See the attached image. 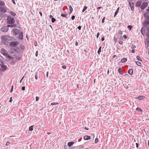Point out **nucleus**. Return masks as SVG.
I'll use <instances>...</instances> for the list:
<instances>
[{
    "instance_id": "1",
    "label": "nucleus",
    "mask_w": 149,
    "mask_h": 149,
    "mask_svg": "<svg viewBox=\"0 0 149 149\" xmlns=\"http://www.w3.org/2000/svg\"><path fill=\"white\" fill-rule=\"evenodd\" d=\"M2 42L5 45L7 44L8 41L10 40V37L8 36H4L1 37Z\"/></svg>"
},
{
    "instance_id": "2",
    "label": "nucleus",
    "mask_w": 149,
    "mask_h": 149,
    "mask_svg": "<svg viewBox=\"0 0 149 149\" xmlns=\"http://www.w3.org/2000/svg\"><path fill=\"white\" fill-rule=\"evenodd\" d=\"M4 5V2L2 1H0V11L6 13V10L5 7L3 6Z\"/></svg>"
},
{
    "instance_id": "3",
    "label": "nucleus",
    "mask_w": 149,
    "mask_h": 149,
    "mask_svg": "<svg viewBox=\"0 0 149 149\" xmlns=\"http://www.w3.org/2000/svg\"><path fill=\"white\" fill-rule=\"evenodd\" d=\"M14 25H8V26H3L1 27V30L3 32H6L9 29L8 27H13Z\"/></svg>"
},
{
    "instance_id": "4",
    "label": "nucleus",
    "mask_w": 149,
    "mask_h": 149,
    "mask_svg": "<svg viewBox=\"0 0 149 149\" xmlns=\"http://www.w3.org/2000/svg\"><path fill=\"white\" fill-rule=\"evenodd\" d=\"M19 44V43L17 41L11 42L9 44L10 46L12 48H15Z\"/></svg>"
},
{
    "instance_id": "5",
    "label": "nucleus",
    "mask_w": 149,
    "mask_h": 149,
    "mask_svg": "<svg viewBox=\"0 0 149 149\" xmlns=\"http://www.w3.org/2000/svg\"><path fill=\"white\" fill-rule=\"evenodd\" d=\"M0 52L4 56H7L9 57H10V56H8V55L7 53V51L4 49H2L1 50Z\"/></svg>"
},
{
    "instance_id": "6",
    "label": "nucleus",
    "mask_w": 149,
    "mask_h": 149,
    "mask_svg": "<svg viewBox=\"0 0 149 149\" xmlns=\"http://www.w3.org/2000/svg\"><path fill=\"white\" fill-rule=\"evenodd\" d=\"M15 22L14 19L13 18H10L9 19H8L7 22L8 23L10 24H14Z\"/></svg>"
},
{
    "instance_id": "7",
    "label": "nucleus",
    "mask_w": 149,
    "mask_h": 149,
    "mask_svg": "<svg viewBox=\"0 0 149 149\" xmlns=\"http://www.w3.org/2000/svg\"><path fill=\"white\" fill-rule=\"evenodd\" d=\"M148 5V4L147 2H145L143 3L142 5L141 6L140 8L141 9H144L146 8Z\"/></svg>"
},
{
    "instance_id": "8",
    "label": "nucleus",
    "mask_w": 149,
    "mask_h": 149,
    "mask_svg": "<svg viewBox=\"0 0 149 149\" xmlns=\"http://www.w3.org/2000/svg\"><path fill=\"white\" fill-rule=\"evenodd\" d=\"M13 33L15 35H17L20 32V30L17 29H14L13 30Z\"/></svg>"
},
{
    "instance_id": "9",
    "label": "nucleus",
    "mask_w": 149,
    "mask_h": 149,
    "mask_svg": "<svg viewBox=\"0 0 149 149\" xmlns=\"http://www.w3.org/2000/svg\"><path fill=\"white\" fill-rule=\"evenodd\" d=\"M149 25V20H146L145 21L144 24V26L146 27H147V26Z\"/></svg>"
},
{
    "instance_id": "10",
    "label": "nucleus",
    "mask_w": 149,
    "mask_h": 149,
    "mask_svg": "<svg viewBox=\"0 0 149 149\" xmlns=\"http://www.w3.org/2000/svg\"><path fill=\"white\" fill-rule=\"evenodd\" d=\"M19 34L18 37L19 39L22 40L23 39V33L22 32H20L19 33Z\"/></svg>"
},
{
    "instance_id": "11",
    "label": "nucleus",
    "mask_w": 149,
    "mask_h": 149,
    "mask_svg": "<svg viewBox=\"0 0 149 149\" xmlns=\"http://www.w3.org/2000/svg\"><path fill=\"white\" fill-rule=\"evenodd\" d=\"M129 4L130 5V7H131V10L133 11L134 9L133 3L131 2V3H129Z\"/></svg>"
},
{
    "instance_id": "12",
    "label": "nucleus",
    "mask_w": 149,
    "mask_h": 149,
    "mask_svg": "<svg viewBox=\"0 0 149 149\" xmlns=\"http://www.w3.org/2000/svg\"><path fill=\"white\" fill-rule=\"evenodd\" d=\"M84 139L85 140H88L91 139V137L90 136L86 135L84 137Z\"/></svg>"
},
{
    "instance_id": "13",
    "label": "nucleus",
    "mask_w": 149,
    "mask_h": 149,
    "mask_svg": "<svg viewBox=\"0 0 149 149\" xmlns=\"http://www.w3.org/2000/svg\"><path fill=\"white\" fill-rule=\"evenodd\" d=\"M145 97L143 96H138L136 98L138 99V100H141L143 99Z\"/></svg>"
},
{
    "instance_id": "14",
    "label": "nucleus",
    "mask_w": 149,
    "mask_h": 149,
    "mask_svg": "<svg viewBox=\"0 0 149 149\" xmlns=\"http://www.w3.org/2000/svg\"><path fill=\"white\" fill-rule=\"evenodd\" d=\"M118 71L120 74H123V73L122 72V68H119L118 70Z\"/></svg>"
},
{
    "instance_id": "15",
    "label": "nucleus",
    "mask_w": 149,
    "mask_h": 149,
    "mask_svg": "<svg viewBox=\"0 0 149 149\" xmlns=\"http://www.w3.org/2000/svg\"><path fill=\"white\" fill-rule=\"evenodd\" d=\"M128 73L131 74H132L133 73V70L132 69H130L129 70L128 72Z\"/></svg>"
},
{
    "instance_id": "16",
    "label": "nucleus",
    "mask_w": 149,
    "mask_h": 149,
    "mask_svg": "<svg viewBox=\"0 0 149 149\" xmlns=\"http://www.w3.org/2000/svg\"><path fill=\"white\" fill-rule=\"evenodd\" d=\"M74 143V142H69L68 143V145L70 147H71L73 144Z\"/></svg>"
},
{
    "instance_id": "17",
    "label": "nucleus",
    "mask_w": 149,
    "mask_h": 149,
    "mask_svg": "<svg viewBox=\"0 0 149 149\" xmlns=\"http://www.w3.org/2000/svg\"><path fill=\"white\" fill-rule=\"evenodd\" d=\"M141 2L140 1H137L136 2V5L137 6L139 7L141 5Z\"/></svg>"
},
{
    "instance_id": "18",
    "label": "nucleus",
    "mask_w": 149,
    "mask_h": 149,
    "mask_svg": "<svg viewBox=\"0 0 149 149\" xmlns=\"http://www.w3.org/2000/svg\"><path fill=\"white\" fill-rule=\"evenodd\" d=\"M127 61V59L126 58H123L121 61V62L122 63H125Z\"/></svg>"
},
{
    "instance_id": "19",
    "label": "nucleus",
    "mask_w": 149,
    "mask_h": 149,
    "mask_svg": "<svg viewBox=\"0 0 149 149\" xmlns=\"http://www.w3.org/2000/svg\"><path fill=\"white\" fill-rule=\"evenodd\" d=\"M149 14H148V12H146L144 13V16L145 17H147L149 16Z\"/></svg>"
},
{
    "instance_id": "20",
    "label": "nucleus",
    "mask_w": 149,
    "mask_h": 149,
    "mask_svg": "<svg viewBox=\"0 0 149 149\" xmlns=\"http://www.w3.org/2000/svg\"><path fill=\"white\" fill-rule=\"evenodd\" d=\"M69 10L70 12V13H71L73 11V8L71 6H69Z\"/></svg>"
},
{
    "instance_id": "21",
    "label": "nucleus",
    "mask_w": 149,
    "mask_h": 149,
    "mask_svg": "<svg viewBox=\"0 0 149 149\" xmlns=\"http://www.w3.org/2000/svg\"><path fill=\"white\" fill-rule=\"evenodd\" d=\"M2 68L4 70H6L7 68V67L4 65H1Z\"/></svg>"
},
{
    "instance_id": "22",
    "label": "nucleus",
    "mask_w": 149,
    "mask_h": 149,
    "mask_svg": "<svg viewBox=\"0 0 149 149\" xmlns=\"http://www.w3.org/2000/svg\"><path fill=\"white\" fill-rule=\"evenodd\" d=\"M136 65L138 66H141V63L139 62L136 61Z\"/></svg>"
},
{
    "instance_id": "23",
    "label": "nucleus",
    "mask_w": 149,
    "mask_h": 149,
    "mask_svg": "<svg viewBox=\"0 0 149 149\" xmlns=\"http://www.w3.org/2000/svg\"><path fill=\"white\" fill-rule=\"evenodd\" d=\"M136 58L137 60H138L140 61H142V60H141V57L139 56H136Z\"/></svg>"
},
{
    "instance_id": "24",
    "label": "nucleus",
    "mask_w": 149,
    "mask_h": 149,
    "mask_svg": "<svg viewBox=\"0 0 149 149\" xmlns=\"http://www.w3.org/2000/svg\"><path fill=\"white\" fill-rule=\"evenodd\" d=\"M101 46L99 48V49L98 50L97 53H98V54H100V53L101 52Z\"/></svg>"
},
{
    "instance_id": "25",
    "label": "nucleus",
    "mask_w": 149,
    "mask_h": 149,
    "mask_svg": "<svg viewBox=\"0 0 149 149\" xmlns=\"http://www.w3.org/2000/svg\"><path fill=\"white\" fill-rule=\"evenodd\" d=\"M33 125H32L29 127V130L30 131H32L33 130Z\"/></svg>"
},
{
    "instance_id": "26",
    "label": "nucleus",
    "mask_w": 149,
    "mask_h": 149,
    "mask_svg": "<svg viewBox=\"0 0 149 149\" xmlns=\"http://www.w3.org/2000/svg\"><path fill=\"white\" fill-rule=\"evenodd\" d=\"M20 47L22 49H24L25 48L24 46L22 45H20Z\"/></svg>"
},
{
    "instance_id": "27",
    "label": "nucleus",
    "mask_w": 149,
    "mask_h": 149,
    "mask_svg": "<svg viewBox=\"0 0 149 149\" xmlns=\"http://www.w3.org/2000/svg\"><path fill=\"white\" fill-rule=\"evenodd\" d=\"M87 8V7L86 6H84L83 10L82 12H84Z\"/></svg>"
},
{
    "instance_id": "28",
    "label": "nucleus",
    "mask_w": 149,
    "mask_h": 149,
    "mask_svg": "<svg viewBox=\"0 0 149 149\" xmlns=\"http://www.w3.org/2000/svg\"><path fill=\"white\" fill-rule=\"evenodd\" d=\"M58 103H56V102H53L51 104V105H57L58 104Z\"/></svg>"
},
{
    "instance_id": "29",
    "label": "nucleus",
    "mask_w": 149,
    "mask_h": 149,
    "mask_svg": "<svg viewBox=\"0 0 149 149\" xmlns=\"http://www.w3.org/2000/svg\"><path fill=\"white\" fill-rule=\"evenodd\" d=\"M10 14L13 16H15L16 15L15 13L13 12H11Z\"/></svg>"
},
{
    "instance_id": "30",
    "label": "nucleus",
    "mask_w": 149,
    "mask_h": 149,
    "mask_svg": "<svg viewBox=\"0 0 149 149\" xmlns=\"http://www.w3.org/2000/svg\"><path fill=\"white\" fill-rule=\"evenodd\" d=\"M136 110L140 111H142V110L140 108L137 107L136 108Z\"/></svg>"
},
{
    "instance_id": "31",
    "label": "nucleus",
    "mask_w": 149,
    "mask_h": 149,
    "mask_svg": "<svg viewBox=\"0 0 149 149\" xmlns=\"http://www.w3.org/2000/svg\"><path fill=\"white\" fill-rule=\"evenodd\" d=\"M56 21V19L54 18H52V23H54Z\"/></svg>"
},
{
    "instance_id": "32",
    "label": "nucleus",
    "mask_w": 149,
    "mask_h": 149,
    "mask_svg": "<svg viewBox=\"0 0 149 149\" xmlns=\"http://www.w3.org/2000/svg\"><path fill=\"white\" fill-rule=\"evenodd\" d=\"M132 26L131 25H129L127 26V28L130 29V30L132 29Z\"/></svg>"
},
{
    "instance_id": "33",
    "label": "nucleus",
    "mask_w": 149,
    "mask_h": 149,
    "mask_svg": "<svg viewBox=\"0 0 149 149\" xmlns=\"http://www.w3.org/2000/svg\"><path fill=\"white\" fill-rule=\"evenodd\" d=\"M61 16L62 17H66L67 16V15L66 14H61Z\"/></svg>"
},
{
    "instance_id": "34",
    "label": "nucleus",
    "mask_w": 149,
    "mask_h": 149,
    "mask_svg": "<svg viewBox=\"0 0 149 149\" xmlns=\"http://www.w3.org/2000/svg\"><path fill=\"white\" fill-rule=\"evenodd\" d=\"M118 10H116L115 13L114 15V17H115L116 16V15H117L118 13Z\"/></svg>"
},
{
    "instance_id": "35",
    "label": "nucleus",
    "mask_w": 149,
    "mask_h": 149,
    "mask_svg": "<svg viewBox=\"0 0 149 149\" xmlns=\"http://www.w3.org/2000/svg\"><path fill=\"white\" fill-rule=\"evenodd\" d=\"M98 139L97 138H96L95 140V143H97L98 142Z\"/></svg>"
},
{
    "instance_id": "36",
    "label": "nucleus",
    "mask_w": 149,
    "mask_h": 149,
    "mask_svg": "<svg viewBox=\"0 0 149 149\" xmlns=\"http://www.w3.org/2000/svg\"><path fill=\"white\" fill-rule=\"evenodd\" d=\"M114 41L115 42H117L118 41V39L117 38L114 37Z\"/></svg>"
},
{
    "instance_id": "37",
    "label": "nucleus",
    "mask_w": 149,
    "mask_h": 149,
    "mask_svg": "<svg viewBox=\"0 0 149 149\" xmlns=\"http://www.w3.org/2000/svg\"><path fill=\"white\" fill-rule=\"evenodd\" d=\"M75 17V16L74 15H73L71 17V19L72 20L74 19Z\"/></svg>"
},
{
    "instance_id": "38",
    "label": "nucleus",
    "mask_w": 149,
    "mask_h": 149,
    "mask_svg": "<svg viewBox=\"0 0 149 149\" xmlns=\"http://www.w3.org/2000/svg\"><path fill=\"white\" fill-rule=\"evenodd\" d=\"M35 78L36 79H37L38 78V75H37V74L36 73L35 74Z\"/></svg>"
},
{
    "instance_id": "39",
    "label": "nucleus",
    "mask_w": 149,
    "mask_h": 149,
    "mask_svg": "<svg viewBox=\"0 0 149 149\" xmlns=\"http://www.w3.org/2000/svg\"><path fill=\"white\" fill-rule=\"evenodd\" d=\"M131 47L132 48H136V46L134 45H131Z\"/></svg>"
},
{
    "instance_id": "40",
    "label": "nucleus",
    "mask_w": 149,
    "mask_h": 149,
    "mask_svg": "<svg viewBox=\"0 0 149 149\" xmlns=\"http://www.w3.org/2000/svg\"><path fill=\"white\" fill-rule=\"evenodd\" d=\"M16 59L17 60H19L21 59V57L19 56H17L16 57Z\"/></svg>"
},
{
    "instance_id": "41",
    "label": "nucleus",
    "mask_w": 149,
    "mask_h": 149,
    "mask_svg": "<svg viewBox=\"0 0 149 149\" xmlns=\"http://www.w3.org/2000/svg\"><path fill=\"white\" fill-rule=\"evenodd\" d=\"M10 143V142L9 141H7L6 142V145L8 146Z\"/></svg>"
},
{
    "instance_id": "42",
    "label": "nucleus",
    "mask_w": 149,
    "mask_h": 149,
    "mask_svg": "<svg viewBox=\"0 0 149 149\" xmlns=\"http://www.w3.org/2000/svg\"><path fill=\"white\" fill-rule=\"evenodd\" d=\"M78 29L79 30H81V26H79L77 27Z\"/></svg>"
},
{
    "instance_id": "43",
    "label": "nucleus",
    "mask_w": 149,
    "mask_h": 149,
    "mask_svg": "<svg viewBox=\"0 0 149 149\" xmlns=\"http://www.w3.org/2000/svg\"><path fill=\"white\" fill-rule=\"evenodd\" d=\"M62 68L63 69H65L66 68V66L65 65H63Z\"/></svg>"
},
{
    "instance_id": "44",
    "label": "nucleus",
    "mask_w": 149,
    "mask_h": 149,
    "mask_svg": "<svg viewBox=\"0 0 149 149\" xmlns=\"http://www.w3.org/2000/svg\"><path fill=\"white\" fill-rule=\"evenodd\" d=\"M147 12L148 13V14H149V8H148L146 10Z\"/></svg>"
},
{
    "instance_id": "45",
    "label": "nucleus",
    "mask_w": 149,
    "mask_h": 149,
    "mask_svg": "<svg viewBox=\"0 0 149 149\" xmlns=\"http://www.w3.org/2000/svg\"><path fill=\"white\" fill-rule=\"evenodd\" d=\"M13 86H12V87H11V89L10 90V92H12V91H13Z\"/></svg>"
},
{
    "instance_id": "46",
    "label": "nucleus",
    "mask_w": 149,
    "mask_h": 149,
    "mask_svg": "<svg viewBox=\"0 0 149 149\" xmlns=\"http://www.w3.org/2000/svg\"><path fill=\"white\" fill-rule=\"evenodd\" d=\"M39 99V97H36V101H37Z\"/></svg>"
},
{
    "instance_id": "47",
    "label": "nucleus",
    "mask_w": 149,
    "mask_h": 149,
    "mask_svg": "<svg viewBox=\"0 0 149 149\" xmlns=\"http://www.w3.org/2000/svg\"><path fill=\"white\" fill-rule=\"evenodd\" d=\"M105 19V17H104L102 19V23H104V19Z\"/></svg>"
},
{
    "instance_id": "48",
    "label": "nucleus",
    "mask_w": 149,
    "mask_h": 149,
    "mask_svg": "<svg viewBox=\"0 0 149 149\" xmlns=\"http://www.w3.org/2000/svg\"><path fill=\"white\" fill-rule=\"evenodd\" d=\"M24 76H23L22 78V79H21V80L20 81V82H19L20 83H21L22 81V80L23 79H24Z\"/></svg>"
},
{
    "instance_id": "49",
    "label": "nucleus",
    "mask_w": 149,
    "mask_h": 149,
    "mask_svg": "<svg viewBox=\"0 0 149 149\" xmlns=\"http://www.w3.org/2000/svg\"><path fill=\"white\" fill-rule=\"evenodd\" d=\"M25 86H23L22 87V90L24 91L25 90Z\"/></svg>"
},
{
    "instance_id": "50",
    "label": "nucleus",
    "mask_w": 149,
    "mask_h": 149,
    "mask_svg": "<svg viewBox=\"0 0 149 149\" xmlns=\"http://www.w3.org/2000/svg\"><path fill=\"white\" fill-rule=\"evenodd\" d=\"M36 56H38V52L37 51L36 52Z\"/></svg>"
},
{
    "instance_id": "51",
    "label": "nucleus",
    "mask_w": 149,
    "mask_h": 149,
    "mask_svg": "<svg viewBox=\"0 0 149 149\" xmlns=\"http://www.w3.org/2000/svg\"><path fill=\"white\" fill-rule=\"evenodd\" d=\"M12 101V97H11L9 100V102H11Z\"/></svg>"
},
{
    "instance_id": "52",
    "label": "nucleus",
    "mask_w": 149,
    "mask_h": 149,
    "mask_svg": "<svg viewBox=\"0 0 149 149\" xmlns=\"http://www.w3.org/2000/svg\"><path fill=\"white\" fill-rule=\"evenodd\" d=\"M119 43L120 44H122L123 42L122 41H119Z\"/></svg>"
},
{
    "instance_id": "53",
    "label": "nucleus",
    "mask_w": 149,
    "mask_h": 149,
    "mask_svg": "<svg viewBox=\"0 0 149 149\" xmlns=\"http://www.w3.org/2000/svg\"><path fill=\"white\" fill-rule=\"evenodd\" d=\"M136 148H138L139 147V144L138 143H136Z\"/></svg>"
},
{
    "instance_id": "54",
    "label": "nucleus",
    "mask_w": 149,
    "mask_h": 149,
    "mask_svg": "<svg viewBox=\"0 0 149 149\" xmlns=\"http://www.w3.org/2000/svg\"><path fill=\"white\" fill-rule=\"evenodd\" d=\"M147 30L148 32H149V27H147Z\"/></svg>"
},
{
    "instance_id": "55",
    "label": "nucleus",
    "mask_w": 149,
    "mask_h": 149,
    "mask_svg": "<svg viewBox=\"0 0 149 149\" xmlns=\"http://www.w3.org/2000/svg\"><path fill=\"white\" fill-rule=\"evenodd\" d=\"M135 52V50L134 49H133L132 51V53H134Z\"/></svg>"
},
{
    "instance_id": "56",
    "label": "nucleus",
    "mask_w": 149,
    "mask_h": 149,
    "mask_svg": "<svg viewBox=\"0 0 149 149\" xmlns=\"http://www.w3.org/2000/svg\"><path fill=\"white\" fill-rule=\"evenodd\" d=\"M128 2L129 3L132 2L131 0H128Z\"/></svg>"
},
{
    "instance_id": "57",
    "label": "nucleus",
    "mask_w": 149,
    "mask_h": 149,
    "mask_svg": "<svg viewBox=\"0 0 149 149\" xmlns=\"http://www.w3.org/2000/svg\"><path fill=\"white\" fill-rule=\"evenodd\" d=\"M123 38H127V36H126V35H124L123 36Z\"/></svg>"
},
{
    "instance_id": "58",
    "label": "nucleus",
    "mask_w": 149,
    "mask_h": 149,
    "mask_svg": "<svg viewBox=\"0 0 149 149\" xmlns=\"http://www.w3.org/2000/svg\"><path fill=\"white\" fill-rule=\"evenodd\" d=\"M104 40V37H102V38H101V40H102V41H103Z\"/></svg>"
},
{
    "instance_id": "59",
    "label": "nucleus",
    "mask_w": 149,
    "mask_h": 149,
    "mask_svg": "<svg viewBox=\"0 0 149 149\" xmlns=\"http://www.w3.org/2000/svg\"><path fill=\"white\" fill-rule=\"evenodd\" d=\"M75 45L76 46H77L78 45V42H76L75 43Z\"/></svg>"
},
{
    "instance_id": "60",
    "label": "nucleus",
    "mask_w": 149,
    "mask_h": 149,
    "mask_svg": "<svg viewBox=\"0 0 149 149\" xmlns=\"http://www.w3.org/2000/svg\"><path fill=\"white\" fill-rule=\"evenodd\" d=\"M35 45L36 46L37 45V43L36 42V43H34Z\"/></svg>"
},
{
    "instance_id": "61",
    "label": "nucleus",
    "mask_w": 149,
    "mask_h": 149,
    "mask_svg": "<svg viewBox=\"0 0 149 149\" xmlns=\"http://www.w3.org/2000/svg\"><path fill=\"white\" fill-rule=\"evenodd\" d=\"M99 33H98L97 34V38L99 36Z\"/></svg>"
},
{
    "instance_id": "62",
    "label": "nucleus",
    "mask_w": 149,
    "mask_h": 149,
    "mask_svg": "<svg viewBox=\"0 0 149 149\" xmlns=\"http://www.w3.org/2000/svg\"><path fill=\"white\" fill-rule=\"evenodd\" d=\"M12 1L13 2V3H14V4H15V1L14 0H12Z\"/></svg>"
},
{
    "instance_id": "63",
    "label": "nucleus",
    "mask_w": 149,
    "mask_h": 149,
    "mask_svg": "<svg viewBox=\"0 0 149 149\" xmlns=\"http://www.w3.org/2000/svg\"><path fill=\"white\" fill-rule=\"evenodd\" d=\"M49 17H50V18H52H52H53V17H52V15H49Z\"/></svg>"
},
{
    "instance_id": "64",
    "label": "nucleus",
    "mask_w": 149,
    "mask_h": 149,
    "mask_svg": "<svg viewBox=\"0 0 149 149\" xmlns=\"http://www.w3.org/2000/svg\"><path fill=\"white\" fill-rule=\"evenodd\" d=\"M39 13L40 15V16H42V13L41 12H40Z\"/></svg>"
}]
</instances>
